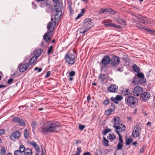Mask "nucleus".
Instances as JSON below:
<instances>
[{"label": "nucleus", "instance_id": "4d7b16f0", "mask_svg": "<svg viewBox=\"0 0 155 155\" xmlns=\"http://www.w3.org/2000/svg\"><path fill=\"white\" fill-rule=\"evenodd\" d=\"M136 26L140 29H144V27L143 26L141 25L140 24H137L136 25Z\"/></svg>", "mask_w": 155, "mask_h": 155}, {"label": "nucleus", "instance_id": "ea45409f", "mask_svg": "<svg viewBox=\"0 0 155 155\" xmlns=\"http://www.w3.org/2000/svg\"><path fill=\"white\" fill-rule=\"evenodd\" d=\"M132 142V140L131 139L128 138L126 140V144L129 145Z\"/></svg>", "mask_w": 155, "mask_h": 155}, {"label": "nucleus", "instance_id": "de8ad7c7", "mask_svg": "<svg viewBox=\"0 0 155 155\" xmlns=\"http://www.w3.org/2000/svg\"><path fill=\"white\" fill-rule=\"evenodd\" d=\"M137 76L139 78V79H140L142 78H143L144 77V75L142 73H138L137 74Z\"/></svg>", "mask_w": 155, "mask_h": 155}, {"label": "nucleus", "instance_id": "052dcab7", "mask_svg": "<svg viewBox=\"0 0 155 155\" xmlns=\"http://www.w3.org/2000/svg\"><path fill=\"white\" fill-rule=\"evenodd\" d=\"M110 108H111V109L113 110L114 111L115 109V107L114 104L113 103H112L110 106Z\"/></svg>", "mask_w": 155, "mask_h": 155}, {"label": "nucleus", "instance_id": "bf43d9fd", "mask_svg": "<svg viewBox=\"0 0 155 155\" xmlns=\"http://www.w3.org/2000/svg\"><path fill=\"white\" fill-rule=\"evenodd\" d=\"M34 70L36 71L38 70V72H40L42 70L41 68H38V67H36L34 68Z\"/></svg>", "mask_w": 155, "mask_h": 155}, {"label": "nucleus", "instance_id": "e2e57ef3", "mask_svg": "<svg viewBox=\"0 0 155 155\" xmlns=\"http://www.w3.org/2000/svg\"><path fill=\"white\" fill-rule=\"evenodd\" d=\"M51 74V72L50 71H48L46 75H45V77L46 78H47L49 77L50 75Z\"/></svg>", "mask_w": 155, "mask_h": 155}, {"label": "nucleus", "instance_id": "a878e982", "mask_svg": "<svg viewBox=\"0 0 155 155\" xmlns=\"http://www.w3.org/2000/svg\"><path fill=\"white\" fill-rule=\"evenodd\" d=\"M32 151L31 149L29 148L26 149L25 151L24 152L25 155H31Z\"/></svg>", "mask_w": 155, "mask_h": 155}, {"label": "nucleus", "instance_id": "f704fd0d", "mask_svg": "<svg viewBox=\"0 0 155 155\" xmlns=\"http://www.w3.org/2000/svg\"><path fill=\"white\" fill-rule=\"evenodd\" d=\"M36 125L37 124L35 121H32L31 125L32 126L33 131L35 129Z\"/></svg>", "mask_w": 155, "mask_h": 155}, {"label": "nucleus", "instance_id": "c756f323", "mask_svg": "<svg viewBox=\"0 0 155 155\" xmlns=\"http://www.w3.org/2000/svg\"><path fill=\"white\" fill-rule=\"evenodd\" d=\"M143 18H144L145 19H144L139 18H138L137 20L140 23L146 24L147 23L146 19L147 18L146 17H143Z\"/></svg>", "mask_w": 155, "mask_h": 155}, {"label": "nucleus", "instance_id": "c9c22d12", "mask_svg": "<svg viewBox=\"0 0 155 155\" xmlns=\"http://www.w3.org/2000/svg\"><path fill=\"white\" fill-rule=\"evenodd\" d=\"M1 151L0 154L1 155H5L6 153V150L5 148L3 147H1Z\"/></svg>", "mask_w": 155, "mask_h": 155}, {"label": "nucleus", "instance_id": "8fccbe9b", "mask_svg": "<svg viewBox=\"0 0 155 155\" xmlns=\"http://www.w3.org/2000/svg\"><path fill=\"white\" fill-rule=\"evenodd\" d=\"M81 148L79 149L78 148H77V151L76 152V153L74 154H73L72 155H80L81 153Z\"/></svg>", "mask_w": 155, "mask_h": 155}, {"label": "nucleus", "instance_id": "69168bd1", "mask_svg": "<svg viewBox=\"0 0 155 155\" xmlns=\"http://www.w3.org/2000/svg\"><path fill=\"white\" fill-rule=\"evenodd\" d=\"M13 81V79L12 78L8 80V84H11L12 83Z\"/></svg>", "mask_w": 155, "mask_h": 155}, {"label": "nucleus", "instance_id": "a211bd4d", "mask_svg": "<svg viewBox=\"0 0 155 155\" xmlns=\"http://www.w3.org/2000/svg\"><path fill=\"white\" fill-rule=\"evenodd\" d=\"M29 144L32 145L38 152H40L39 146L34 141L30 142L29 143Z\"/></svg>", "mask_w": 155, "mask_h": 155}, {"label": "nucleus", "instance_id": "1a4fd4ad", "mask_svg": "<svg viewBox=\"0 0 155 155\" xmlns=\"http://www.w3.org/2000/svg\"><path fill=\"white\" fill-rule=\"evenodd\" d=\"M110 65L113 66H117L119 64L120 61V59L119 57L114 56L112 57Z\"/></svg>", "mask_w": 155, "mask_h": 155}, {"label": "nucleus", "instance_id": "680f3d73", "mask_svg": "<svg viewBox=\"0 0 155 155\" xmlns=\"http://www.w3.org/2000/svg\"><path fill=\"white\" fill-rule=\"evenodd\" d=\"M5 132V130L3 129H0V136L4 134Z\"/></svg>", "mask_w": 155, "mask_h": 155}, {"label": "nucleus", "instance_id": "2eb2a0df", "mask_svg": "<svg viewBox=\"0 0 155 155\" xmlns=\"http://www.w3.org/2000/svg\"><path fill=\"white\" fill-rule=\"evenodd\" d=\"M51 33L49 32H48L44 34L43 38L46 42L49 43L51 40Z\"/></svg>", "mask_w": 155, "mask_h": 155}, {"label": "nucleus", "instance_id": "3c124183", "mask_svg": "<svg viewBox=\"0 0 155 155\" xmlns=\"http://www.w3.org/2000/svg\"><path fill=\"white\" fill-rule=\"evenodd\" d=\"M112 27H114L117 29H120L121 28V27L120 25H116L114 23L112 24Z\"/></svg>", "mask_w": 155, "mask_h": 155}, {"label": "nucleus", "instance_id": "49530a36", "mask_svg": "<svg viewBox=\"0 0 155 155\" xmlns=\"http://www.w3.org/2000/svg\"><path fill=\"white\" fill-rule=\"evenodd\" d=\"M14 155H22V153L19 150H17L15 151Z\"/></svg>", "mask_w": 155, "mask_h": 155}, {"label": "nucleus", "instance_id": "f3484780", "mask_svg": "<svg viewBox=\"0 0 155 155\" xmlns=\"http://www.w3.org/2000/svg\"><path fill=\"white\" fill-rule=\"evenodd\" d=\"M118 86L116 84H111L107 88L108 91L110 92H116L117 90Z\"/></svg>", "mask_w": 155, "mask_h": 155}, {"label": "nucleus", "instance_id": "b1692460", "mask_svg": "<svg viewBox=\"0 0 155 155\" xmlns=\"http://www.w3.org/2000/svg\"><path fill=\"white\" fill-rule=\"evenodd\" d=\"M112 21L110 20H105L104 21V26L106 27H112L113 23H111Z\"/></svg>", "mask_w": 155, "mask_h": 155}, {"label": "nucleus", "instance_id": "c03bdc74", "mask_svg": "<svg viewBox=\"0 0 155 155\" xmlns=\"http://www.w3.org/2000/svg\"><path fill=\"white\" fill-rule=\"evenodd\" d=\"M122 143H118L117 145V150H120L122 149L123 147V145L122 144Z\"/></svg>", "mask_w": 155, "mask_h": 155}, {"label": "nucleus", "instance_id": "37998d69", "mask_svg": "<svg viewBox=\"0 0 155 155\" xmlns=\"http://www.w3.org/2000/svg\"><path fill=\"white\" fill-rule=\"evenodd\" d=\"M111 131V130L109 129H106L104 130L103 131V134L104 135H106L108 133Z\"/></svg>", "mask_w": 155, "mask_h": 155}, {"label": "nucleus", "instance_id": "a18cd8bd", "mask_svg": "<svg viewBox=\"0 0 155 155\" xmlns=\"http://www.w3.org/2000/svg\"><path fill=\"white\" fill-rule=\"evenodd\" d=\"M108 11L107 10V9H104L103 8H101L100 11H99L98 12V13L100 14H102L103 13H104V12H107Z\"/></svg>", "mask_w": 155, "mask_h": 155}, {"label": "nucleus", "instance_id": "72a5a7b5", "mask_svg": "<svg viewBox=\"0 0 155 155\" xmlns=\"http://www.w3.org/2000/svg\"><path fill=\"white\" fill-rule=\"evenodd\" d=\"M24 135L26 139H27L29 137V131L25 129L24 131Z\"/></svg>", "mask_w": 155, "mask_h": 155}, {"label": "nucleus", "instance_id": "cd10ccee", "mask_svg": "<svg viewBox=\"0 0 155 155\" xmlns=\"http://www.w3.org/2000/svg\"><path fill=\"white\" fill-rule=\"evenodd\" d=\"M107 138L111 141H112L116 139V137L114 134H110L107 136Z\"/></svg>", "mask_w": 155, "mask_h": 155}, {"label": "nucleus", "instance_id": "f03ea898", "mask_svg": "<svg viewBox=\"0 0 155 155\" xmlns=\"http://www.w3.org/2000/svg\"><path fill=\"white\" fill-rule=\"evenodd\" d=\"M120 118L118 116H115L114 120L113 127L115 128V131L117 130L120 131H124L126 129V127L124 125L120 124Z\"/></svg>", "mask_w": 155, "mask_h": 155}, {"label": "nucleus", "instance_id": "393cba45", "mask_svg": "<svg viewBox=\"0 0 155 155\" xmlns=\"http://www.w3.org/2000/svg\"><path fill=\"white\" fill-rule=\"evenodd\" d=\"M122 94L124 96L129 95L130 94V93L129 91V89L126 88L122 91Z\"/></svg>", "mask_w": 155, "mask_h": 155}, {"label": "nucleus", "instance_id": "5701e85b", "mask_svg": "<svg viewBox=\"0 0 155 155\" xmlns=\"http://www.w3.org/2000/svg\"><path fill=\"white\" fill-rule=\"evenodd\" d=\"M38 58L37 57L33 56L29 61L30 64L32 65L35 64Z\"/></svg>", "mask_w": 155, "mask_h": 155}, {"label": "nucleus", "instance_id": "bb28decb", "mask_svg": "<svg viewBox=\"0 0 155 155\" xmlns=\"http://www.w3.org/2000/svg\"><path fill=\"white\" fill-rule=\"evenodd\" d=\"M124 131H120V130L118 131L117 130V131H116V132L117 133V134H118L119 136V143H122L123 142V139L122 137V136L120 134V132H122Z\"/></svg>", "mask_w": 155, "mask_h": 155}, {"label": "nucleus", "instance_id": "4be33fe9", "mask_svg": "<svg viewBox=\"0 0 155 155\" xmlns=\"http://www.w3.org/2000/svg\"><path fill=\"white\" fill-rule=\"evenodd\" d=\"M116 21L120 24L123 25H126L125 21L123 19L118 18L116 20Z\"/></svg>", "mask_w": 155, "mask_h": 155}, {"label": "nucleus", "instance_id": "6ab92c4d", "mask_svg": "<svg viewBox=\"0 0 155 155\" xmlns=\"http://www.w3.org/2000/svg\"><path fill=\"white\" fill-rule=\"evenodd\" d=\"M42 51L43 50L40 48L34 51L33 53V56L35 57L38 58L41 54V51Z\"/></svg>", "mask_w": 155, "mask_h": 155}, {"label": "nucleus", "instance_id": "0eeeda50", "mask_svg": "<svg viewBox=\"0 0 155 155\" xmlns=\"http://www.w3.org/2000/svg\"><path fill=\"white\" fill-rule=\"evenodd\" d=\"M143 91V88L140 86H137L133 90V95L135 96L138 97L139 96H140Z\"/></svg>", "mask_w": 155, "mask_h": 155}, {"label": "nucleus", "instance_id": "473e14b6", "mask_svg": "<svg viewBox=\"0 0 155 155\" xmlns=\"http://www.w3.org/2000/svg\"><path fill=\"white\" fill-rule=\"evenodd\" d=\"M26 149L25 146L23 145H21L19 147V149L18 150L21 152L22 153L25 152V151Z\"/></svg>", "mask_w": 155, "mask_h": 155}, {"label": "nucleus", "instance_id": "aec40b11", "mask_svg": "<svg viewBox=\"0 0 155 155\" xmlns=\"http://www.w3.org/2000/svg\"><path fill=\"white\" fill-rule=\"evenodd\" d=\"M54 46L53 45H51L48 47L47 48V54L49 55L53 54L54 51Z\"/></svg>", "mask_w": 155, "mask_h": 155}, {"label": "nucleus", "instance_id": "423d86ee", "mask_svg": "<svg viewBox=\"0 0 155 155\" xmlns=\"http://www.w3.org/2000/svg\"><path fill=\"white\" fill-rule=\"evenodd\" d=\"M56 24V22L54 21L53 18L51 17V21L49 22L47 25V29L49 31L48 32L52 33L54 30Z\"/></svg>", "mask_w": 155, "mask_h": 155}, {"label": "nucleus", "instance_id": "5fc2aeb1", "mask_svg": "<svg viewBox=\"0 0 155 155\" xmlns=\"http://www.w3.org/2000/svg\"><path fill=\"white\" fill-rule=\"evenodd\" d=\"M75 72L74 71H72L70 72L69 74V76L70 77L74 76L75 75Z\"/></svg>", "mask_w": 155, "mask_h": 155}, {"label": "nucleus", "instance_id": "2f4dec72", "mask_svg": "<svg viewBox=\"0 0 155 155\" xmlns=\"http://www.w3.org/2000/svg\"><path fill=\"white\" fill-rule=\"evenodd\" d=\"M103 145L105 146H107L109 145V141L105 137H103Z\"/></svg>", "mask_w": 155, "mask_h": 155}, {"label": "nucleus", "instance_id": "412c9836", "mask_svg": "<svg viewBox=\"0 0 155 155\" xmlns=\"http://www.w3.org/2000/svg\"><path fill=\"white\" fill-rule=\"evenodd\" d=\"M61 12H59V13H56L54 16V18L55 20L54 21L56 22L59 21L60 19L61 16Z\"/></svg>", "mask_w": 155, "mask_h": 155}, {"label": "nucleus", "instance_id": "a19ab883", "mask_svg": "<svg viewBox=\"0 0 155 155\" xmlns=\"http://www.w3.org/2000/svg\"><path fill=\"white\" fill-rule=\"evenodd\" d=\"M139 82L142 84H143L144 83H145L146 82V80L145 78L144 77L143 78H142L140 79H139Z\"/></svg>", "mask_w": 155, "mask_h": 155}, {"label": "nucleus", "instance_id": "9b49d317", "mask_svg": "<svg viewBox=\"0 0 155 155\" xmlns=\"http://www.w3.org/2000/svg\"><path fill=\"white\" fill-rule=\"evenodd\" d=\"M140 127L138 125L134 127V130L132 133V135L135 138L139 137L140 135Z\"/></svg>", "mask_w": 155, "mask_h": 155}, {"label": "nucleus", "instance_id": "e433bc0d", "mask_svg": "<svg viewBox=\"0 0 155 155\" xmlns=\"http://www.w3.org/2000/svg\"><path fill=\"white\" fill-rule=\"evenodd\" d=\"M113 111H114V110L111 109H109L106 110L105 113V114L107 115H109L111 114Z\"/></svg>", "mask_w": 155, "mask_h": 155}, {"label": "nucleus", "instance_id": "ddd939ff", "mask_svg": "<svg viewBox=\"0 0 155 155\" xmlns=\"http://www.w3.org/2000/svg\"><path fill=\"white\" fill-rule=\"evenodd\" d=\"M111 59L109 56L106 55L104 56L101 61L102 64L104 65H107L109 64H110Z\"/></svg>", "mask_w": 155, "mask_h": 155}, {"label": "nucleus", "instance_id": "09e8293b", "mask_svg": "<svg viewBox=\"0 0 155 155\" xmlns=\"http://www.w3.org/2000/svg\"><path fill=\"white\" fill-rule=\"evenodd\" d=\"M111 100L113 101L115 103L117 104L119 103V101L117 99L116 97H111Z\"/></svg>", "mask_w": 155, "mask_h": 155}, {"label": "nucleus", "instance_id": "79ce46f5", "mask_svg": "<svg viewBox=\"0 0 155 155\" xmlns=\"http://www.w3.org/2000/svg\"><path fill=\"white\" fill-rule=\"evenodd\" d=\"M46 43L44 40H42L41 43V46L43 48H45L46 47Z\"/></svg>", "mask_w": 155, "mask_h": 155}, {"label": "nucleus", "instance_id": "338daca9", "mask_svg": "<svg viewBox=\"0 0 155 155\" xmlns=\"http://www.w3.org/2000/svg\"><path fill=\"white\" fill-rule=\"evenodd\" d=\"M82 16V15H81V14L80 13L77 16L76 18H75V20L78 19H79V18H80Z\"/></svg>", "mask_w": 155, "mask_h": 155}, {"label": "nucleus", "instance_id": "7c9ffc66", "mask_svg": "<svg viewBox=\"0 0 155 155\" xmlns=\"http://www.w3.org/2000/svg\"><path fill=\"white\" fill-rule=\"evenodd\" d=\"M133 69L134 71L136 72L139 73L140 71V69L139 67L136 64H134L133 66Z\"/></svg>", "mask_w": 155, "mask_h": 155}, {"label": "nucleus", "instance_id": "9d476101", "mask_svg": "<svg viewBox=\"0 0 155 155\" xmlns=\"http://www.w3.org/2000/svg\"><path fill=\"white\" fill-rule=\"evenodd\" d=\"M150 97V94L147 92H143L140 96V99L143 101L149 100Z\"/></svg>", "mask_w": 155, "mask_h": 155}, {"label": "nucleus", "instance_id": "6e6552de", "mask_svg": "<svg viewBox=\"0 0 155 155\" xmlns=\"http://www.w3.org/2000/svg\"><path fill=\"white\" fill-rule=\"evenodd\" d=\"M29 64L28 63H20L18 65V68L20 72L23 73L28 68Z\"/></svg>", "mask_w": 155, "mask_h": 155}, {"label": "nucleus", "instance_id": "c85d7f7f", "mask_svg": "<svg viewBox=\"0 0 155 155\" xmlns=\"http://www.w3.org/2000/svg\"><path fill=\"white\" fill-rule=\"evenodd\" d=\"M54 7L56 13H59V12H61L60 7L58 4H57L56 5H55Z\"/></svg>", "mask_w": 155, "mask_h": 155}, {"label": "nucleus", "instance_id": "6e6d98bb", "mask_svg": "<svg viewBox=\"0 0 155 155\" xmlns=\"http://www.w3.org/2000/svg\"><path fill=\"white\" fill-rule=\"evenodd\" d=\"M107 10H108V11H107V12H109L112 14H114L115 13V11H114L112 9H107Z\"/></svg>", "mask_w": 155, "mask_h": 155}, {"label": "nucleus", "instance_id": "13d9d810", "mask_svg": "<svg viewBox=\"0 0 155 155\" xmlns=\"http://www.w3.org/2000/svg\"><path fill=\"white\" fill-rule=\"evenodd\" d=\"M116 97L119 102L120 100H121L122 99V97L119 95L116 96Z\"/></svg>", "mask_w": 155, "mask_h": 155}, {"label": "nucleus", "instance_id": "39448f33", "mask_svg": "<svg viewBox=\"0 0 155 155\" xmlns=\"http://www.w3.org/2000/svg\"><path fill=\"white\" fill-rule=\"evenodd\" d=\"M94 25V24L93 22L87 23L84 25L79 29L80 33L84 34L87 31H89L90 28Z\"/></svg>", "mask_w": 155, "mask_h": 155}, {"label": "nucleus", "instance_id": "f257e3e1", "mask_svg": "<svg viewBox=\"0 0 155 155\" xmlns=\"http://www.w3.org/2000/svg\"><path fill=\"white\" fill-rule=\"evenodd\" d=\"M60 125L57 121L51 120L46 122L41 128V133L44 135L48 133H56L60 130Z\"/></svg>", "mask_w": 155, "mask_h": 155}, {"label": "nucleus", "instance_id": "dca6fc26", "mask_svg": "<svg viewBox=\"0 0 155 155\" xmlns=\"http://www.w3.org/2000/svg\"><path fill=\"white\" fill-rule=\"evenodd\" d=\"M129 58L128 56L124 53L121 57V61L123 64L125 65L127 63H129Z\"/></svg>", "mask_w": 155, "mask_h": 155}, {"label": "nucleus", "instance_id": "4468645a", "mask_svg": "<svg viewBox=\"0 0 155 155\" xmlns=\"http://www.w3.org/2000/svg\"><path fill=\"white\" fill-rule=\"evenodd\" d=\"M20 135V133L18 131H15L11 135L10 139L12 141H15L16 139H18Z\"/></svg>", "mask_w": 155, "mask_h": 155}, {"label": "nucleus", "instance_id": "58836bf2", "mask_svg": "<svg viewBox=\"0 0 155 155\" xmlns=\"http://www.w3.org/2000/svg\"><path fill=\"white\" fill-rule=\"evenodd\" d=\"M144 30L146 31L150 34H154L155 32V31H153V30L148 28H144Z\"/></svg>", "mask_w": 155, "mask_h": 155}, {"label": "nucleus", "instance_id": "603ef678", "mask_svg": "<svg viewBox=\"0 0 155 155\" xmlns=\"http://www.w3.org/2000/svg\"><path fill=\"white\" fill-rule=\"evenodd\" d=\"M92 20L91 19L89 18H86L84 20V23H87L91 21Z\"/></svg>", "mask_w": 155, "mask_h": 155}, {"label": "nucleus", "instance_id": "864d4df0", "mask_svg": "<svg viewBox=\"0 0 155 155\" xmlns=\"http://www.w3.org/2000/svg\"><path fill=\"white\" fill-rule=\"evenodd\" d=\"M85 127V126H84V125H82L81 124H79V129L81 130H83L84 129Z\"/></svg>", "mask_w": 155, "mask_h": 155}, {"label": "nucleus", "instance_id": "f8f14e48", "mask_svg": "<svg viewBox=\"0 0 155 155\" xmlns=\"http://www.w3.org/2000/svg\"><path fill=\"white\" fill-rule=\"evenodd\" d=\"M12 121L15 123H17L21 126H23L25 125L24 120L18 117H14L12 119Z\"/></svg>", "mask_w": 155, "mask_h": 155}, {"label": "nucleus", "instance_id": "20e7f679", "mask_svg": "<svg viewBox=\"0 0 155 155\" xmlns=\"http://www.w3.org/2000/svg\"><path fill=\"white\" fill-rule=\"evenodd\" d=\"M76 58L75 55L72 54L69 55L68 54H66L65 55L64 59L66 63L72 65L75 61Z\"/></svg>", "mask_w": 155, "mask_h": 155}, {"label": "nucleus", "instance_id": "7ed1b4c3", "mask_svg": "<svg viewBox=\"0 0 155 155\" xmlns=\"http://www.w3.org/2000/svg\"><path fill=\"white\" fill-rule=\"evenodd\" d=\"M126 103L129 106L132 107H135L137 103V99L134 96H129L127 97Z\"/></svg>", "mask_w": 155, "mask_h": 155}, {"label": "nucleus", "instance_id": "0e129e2a", "mask_svg": "<svg viewBox=\"0 0 155 155\" xmlns=\"http://www.w3.org/2000/svg\"><path fill=\"white\" fill-rule=\"evenodd\" d=\"M109 103V101L107 100H106L103 101V103L105 105H107Z\"/></svg>", "mask_w": 155, "mask_h": 155}, {"label": "nucleus", "instance_id": "4c0bfd02", "mask_svg": "<svg viewBox=\"0 0 155 155\" xmlns=\"http://www.w3.org/2000/svg\"><path fill=\"white\" fill-rule=\"evenodd\" d=\"M99 79L101 81H104L105 79V76L104 74H101L99 77Z\"/></svg>", "mask_w": 155, "mask_h": 155}, {"label": "nucleus", "instance_id": "774afa93", "mask_svg": "<svg viewBox=\"0 0 155 155\" xmlns=\"http://www.w3.org/2000/svg\"><path fill=\"white\" fill-rule=\"evenodd\" d=\"M83 155H91V154L90 152H87L84 153Z\"/></svg>", "mask_w": 155, "mask_h": 155}]
</instances>
